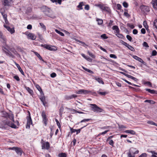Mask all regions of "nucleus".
<instances>
[{
  "mask_svg": "<svg viewBox=\"0 0 157 157\" xmlns=\"http://www.w3.org/2000/svg\"><path fill=\"white\" fill-rule=\"evenodd\" d=\"M40 10L45 15L52 18H54L56 17L54 15L51 10L46 6H43L40 8Z\"/></svg>",
  "mask_w": 157,
  "mask_h": 157,
  "instance_id": "f257e3e1",
  "label": "nucleus"
},
{
  "mask_svg": "<svg viewBox=\"0 0 157 157\" xmlns=\"http://www.w3.org/2000/svg\"><path fill=\"white\" fill-rule=\"evenodd\" d=\"M90 105L93 106L91 108L92 110L94 112L101 113L103 110L102 109L98 106L96 104H91Z\"/></svg>",
  "mask_w": 157,
  "mask_h": 157,
  "instance_id": "f03ea898",
  "label": "nucleus"
},
{
  "mask_svg": "<svg viewBox=\"0 0 157 157\" xmlns=\"http://www.w3.org/2000/svg\"><path fill=\"white\" fill-rule=\"evenodd\" d=\"M8 149L9 150H14L16 153L18 155L20 156L21 155L23 152V151L21 148L17 147H9Z\"/></svg>",
  "mask_w": 157,
  "mask_h": 157,
  "instance_id": "7ed1b4c3",
  "label": "nucleus"
},
{
  "mask_svg": "<svg viewBox=\"0 0 157 157\" xmlns=\"http://www.w3.org/2000/svg\"><path fill=\"white\" fill-rule=\"evenodd\" d=\"M28 116L27 117V123L26 125V128H29L30 127V125L32 124V120L30 116V112L28 111Z\"/></svg>",
  "mask_w": 157,
  "mask_h": 157,
  "instance_id": "20e7f679",
  "label": "nucleus"
},
{
  "mask_svg": "<svg viewBox=\"0 0 157 157\" xmlns=\"http://www.w3.org/2000/svg\"><path fill=\"white\" fill-rule=\"evenodd\" d=\"M98 6L102 10L105 11L108 13H110L111 12L110 8L105 5H100Z\"/></svg>",
  "mask_w": 157,
  "mask_h": 157,
  "instance_id": "39448f33",
  "label": "nucleus"
},
{
  "mask_svg": "<svg viewBox=\"0 0 157 157\" xmlns=\"http://www.w3.org/2000/svg\"><path fill=\"white\" fill-rule=\"evenodd\" d=\"M6 122L8 128L9 127H10L12 128H16L17 127L16 125L14 124L13 122H11L9 121L8 119L5 120Z\"/></svg>",
  "mask_w": 157,
  "mask_h": 157,
  "instance_id": "423d86ee",
  "label": "nucleus"
},
{
  "mask_svg": "<svg viewBox=\"0 0 157 157\" xmlns=\"http://www.w3.org/2000/svg\"><path fill=\"white\" fill-rule=\"evenodd\" d=\"M0 128L3 129H6L8 128L7 125L6 120H4L2 121L0 123Z\"/></svg>",
  "mask_w": 157,
  "mask_h": 157,
  "instance_id": "0eeeda50",
  "label": "nucleus"
},
{
  "mask_svg": "<svg viewBox=\"0 0 157 157\" xmlns=\"http://www.w3.org/2000/svg\"><path fill=\"white\" fill-rule=\"evenodd\" d=\"M5 115L4 116V117H5L6 118H9L11 121H13V122H14V116L13 114H10L6 112H5Z\"/></svg>",
  "mask_w": 157,
  "mask_h": 157,
  "instance_id": "6e6552de",
  "label": "nucleus"
},
{
  "mask_svg": "<svg viewBox=\"0 0 157 157\" xmlns=\"http://www.w3.org/2000/svg\"><path fill=\"white\" fill-rule=\"evenodd\" d=\"M11 1V0H1V2L4 6H9Z\"/></svg>",
  "mask_w": 157,
  "mask_h": 157,
  "instance_id": "1a4fd4ad",
  "label": "nucleus"
},
{
  "mask_svg": "<svg viewBox=\"0 0 157 157\" xmlns=\"http://www.w3.org/2000/svg\"><path fill=\"white\" fill-rule=\"evenodd\" d=\"M139 151L136 150V149L133 148L131 147L130 148L129 152L131 153L132 155H135V154H137L139 153Z\"/></svg>",
  "mask_w": 157,
  "mask_h": 157,
  "instance_id": "9d476101",
  "label": "nucleus"
},
{
  "mask_svg": "<svg viewBox=\"0 0 157 157\" xmlns=\"http://www.w3.org/2000/svg\"><path fill=\"white\" fill-rule=\"evenodd\" d=\"M49 143L48 142H47L45 143H43L42 146V149L46 148L48 150L49 149Z\"/></svg>",
  "mask_w": 157,
  "mask_h": 157,
  "instance_id": "9b49d317",
  "label": "nucleus"
},
{
  "mask_svg": "<svg viewBox=\"0 0 157 157\" xmlns=\"http://www.w3.org/2000/svg\"><path fill=\"white\" fill-rule=\"evenodd\" d=\"M4 26L7 30L11 34L15 32V30L14 28H11L9 26L6 25H4Z\"/></svg>",
  "mask_w": 157,
  "mask_h": 157,
  "instance_id": "f8f14e48",
  "label": "nucleus"
},
{
  "mask_svg": "<svg viewBox=\"0 0 157 157\" xmlns=\"http://www.w3.org/2000/svg\"><path fill=\"white\" fill-rule=\"evenodd\" d=\"M132 57L134 59L141 63L143 64H145V63L144 62L141 58L135 55H133Z\"/></svg>",
  "mask_w": 157,
  "mask_h": 157,
  "instance_id": "ddd939ff",
  "label": "nucleus"
},
{
  "mask_svg": "<svg viewBox=\"0 0 157 157\" xmlns=\"http://www.w3.org/2000/svg\"><path fill=\"white\" fill-rule=\"evenodd\" d=\"M90 91H88V90H79L77 93L78 94H86L88 93L89 92H90Z\"/></svg>",
  "mask_w": 157,
  "mask_h": 157,
  "instance_id": "4468645a",
  "label": "nucleus"
},
{
  "mask_svg": "<svg viewBox=\"0 0 157 157\" xmlns=\"http://www.w3.org/2000/svg\"><path fill=\"white\" fill-rule=\"evenodd\" d=\"M151 3L153 8L157 10V0H152Z\"/></svg>",
  "mask_w": 157,
  "mask_h": 157,
  "instance_id": "2eb2a0df",
  "label": "nucleus"
},
{
  "mask_svg": "<svg viewBox=\"0 0 157 157\" xmlns=\"http://www.w3.org/2000/svg\"><path fill=\"white\" fill-rule=\"evenodd\" d=\"M28 36L29 38L32 40H35L36 38V36L33 33H30L28 35Z\"/></svg>",
  "mask_w": 157,
  "mask_h": 157,
  "instance_id": "dca6fc26",
  "label": "nucleus"
},
{
  "mask_svg": "<svg viewBox=\"0 0 157 157\" xmlns=\"http://www.w3.org/2000/svg\"><path fill=\"white\" fill-rule=\"evenodd\" d=\"M15 64H16L17 67L18 68V70L23 75H24V72L21 69V67H20V65L18 64H17L16 63H15Z\"/></svg>",
  "mask_w": 157,
  "mask_h": 157,
  "instance_id": "f3484780",
  "label": "nucleus"
},
{
  "mask_svg": "<svg viewBox=\"0 0 157 157\" xmlns=\"http://www.w3.org/2000/svg\"><path fill=\"white\" fill-rule=\"evenodd\" d=\"M95 79L99 83L102 84H104V82L103 81L102 79L101 78L95 77Z\"/></svg>",
  "mask_w": 157,
  "mask_h": 157,
  "instance_id": "a211bd4d",
  "label": "nucleus"
},
{
  "mask_svg": "<svg viewBox=\"0 0 157 157\" xmlns=\"http://www.w3.org/2000/svg\"><path fill=\"white\" fill-rule=\"evenodd\" d=\"M112 29L113 30L115 31V33H119V30L118 27L116 25L113 26L112 27Z\"/></svg>",
  "mask_w": 157,
  "mask_h": 157,
  "instance_id": "6ab92c4d",
  "label": "nucleus"
},
{
  "mask_svg": "<svg viewBox=\"0 0 157 157\" xmlns=\"http://www.w3.org/2000/svg\"><path fill=\"white\" fill-rule=\"evenodd\" d=\"M142 9L144 11L148 12L149 11V8L148 6H143L141 7Z\"/></svg>",
  "mask_w": 157,
  "mask_h": 157,
  "instance_id": "aec40b11",
  "label": "nucleus"
},
{
  "mask_svg": "<svg viewBox=\"0 0 157 157\" xmlns=\"http://www.w3.org/2000/svg\"><path fill=\"white\" fill-rule=\"evenodd\" d=\"M34 53L35 55L37 56L39 58L40 60L43 61L44 62H46L42 58L40 55L36 52H34Z\"/></svg>",
  "mask_w": 157,
  "mask_h": 157,
  "instance_id": "412c9836",
  "label": "nucleus"
},
{
  "mask_svg": "<svg viewBox=\"0 0 157 157\" xmlns=\"http://www.w3.org/2000/svg\"><path fill=\"white\" fill-rule=\"evenodd\" d=\"M125 132L132 135H135L136 134V132L133 130H127L125 131Z\"/></svg>",
  "mask_w": 157,
  "mask_h": 157,
  "instance_id": "4be33fe9",
  "label": "nucleus"
},
{
  "mask_svg": "<svg viewBox=\"0 0 157 157\" xmlns=\"http://www.w3.org/2000/svg\"><path fill=\"white\" fill-rule=\"evenodd\" d=\"M52 3L57 2L59 5L61 4L62 0H50Z\"/></svg>",
  "mask_w": 157,
  "mask_h": 157,
  "instance_id": "5701e85b",
  "label": "nucleus"
},
{
  "mask_svg": "<svg viewBox=\"0 0 157 157\" xmlns=\"http://www.w3.org/2000/svg\"><path fill=\"white\" fill-rule=\"evenodd\" d=\"M146 90L151 94H155L156 93L155 91L154 90H151L149 89H146Z\"/></svg>",
  "mask_w": 157,
  "mask_h": 157,
  "instance_id": "b1692460",
  "label": "nucleus"
},
{
  "mask_svg": "<svg viewBox=\"0 0 157 157\" xmlns=\"http://www.w3.org/2000/svg\"><path fill=\"white\" fill-rule=\"evenodd\" d=\"M44 48L46 49H48L50 50H54L53 48L52 47L49 45H45Z\"/></svg>",
  "mask_w": 157,
  "mask_h": 157,
  "instance_id": "393cba45",
  "label": "nucleus"
},
{
  "mask_svg": "<svg viewBox=\"0 0 157 157\" xmlns=\"http://www.w3.org/2000/svg\"><path fill=\"white\" fill-rule=\"evenodd\" d=\"M25 88L27 90L28 92L31 94H32L33 93V90L31 89L29 87L25 86Z\"/></svg>",
  "mask_w": 157,
  "mask_h": 157,
  "instance_id": "a878e982",
  "label": "nucleus"
},
{
  "mask_svg": "<svg viewBox=\"0 0 157 157\" xmlns=\"http://www.w3.org/2000/svg\"><path fill=\"white\" fill-rule=\"evenodd\" d=\"M42 118L43 121L44 122L45 125H46L48 123V119L47 118V117H43Z\"/></svg>",
  "mask_w": 157,
  "mask_h": 157,
  "instance_id": "bb28decb",
  "label": "nucleus"
},
{
  "mask_svg": "<svg viewBox=\"0 0 157 157\" xmlns=\"http://www.w3.org/2000/svg\"><path fill=\"white\" fill-rule=\"evenodd\" d=\"M55 32L57 33H58V34H59L60 36H64V34H63V33L62 32L59 31L57 29H56L55 30Z\"/></svg>",
  "mask_w": 157,
  "mask_h": 157,
  "instance_id": "cd10ccee",
  "label": "nucleus"
},
{
  "mask_svg": "<svg viewBox=\"0 0 157 157\" xmlns=\"http://www.w3.org/2000/svg\"><path fill=\"white\" fill-rule=\"evenodd\" d=\"M127 77H128V78H131L135 81H137L138 80V79L137 78H136L134 77L128 75H127Z\"/></svg>",
  "mask_w": 157,
  "mask_h": 157,
  "instance_id": "c85d7f7f",
  "label": "nucleus"
},
{
  "mask_svg": "<svg viewBox=\"0 0 157 157\" xmlns=\"http://www.w3.org/2000/svg\"><path fill=\"white\" fill-rule=\"evenodd\" d=\"M96 21L98 25H101L103 23V20L101 19L97 18Z\"/></svg>",
  "mask_w": 157,
  "mask_h": 157,
  "instance_id": "c756f323",
  "label": "nucleus"
},
{
  "mask_svg": "<svg viewBox=\"0 0 157 157\" xmlns=\"http://www.w3.org/2000/svg\"><path fill=\"white\" fill-rule=\"evenodd\" d=\"M82 68L84 70H85V71H86L90 73H91V74H93L94 73L93 72V71H92L91 70H90L86 68H85V67H83L82 66Z\"/></svg>",
  "mask_w": 157,
  "mask_h": 157,
  "instance_id": "7c9ffc66",
  "label": "nucleus"
},
{
  "mask_svg": "<svg viewBox=\"0 0 157 157\" xmlns=\"http://www.w3.org/2000/svg\"><path fill=\"white\" fill-rule=\"evenodd\" d=\"M58 156L59 157H66L67 155L65 153H61L59 154Z\"/></svg>",
  "mask_w": 157,
  "mask_h": 157,
  "instance_id": "2f4dec72",
  "label": "nucleus"
},
{
  "mask_svg": "<svg viewBox=\"0 0 157 157\" xmlns=\"http://www.w3.org/2000/svg\"><path fill=\"white\" fill-rule=\"evenodd\" d=\"M40 99L42 102H44L45 101V98L44 96H40Z\"/></svg>",
  "mask_w": 157,
  "mask_h": 157,
  "instance_id": "473e14b6",
  "label": "nucleus"
},
{
  "mask_svg": "<svg viewBox=\"0 0 157 157\" xmlns=\"http://www.w3.org/2000/svg\"><path fill=\"white\" fill-rule=\"evenodd\" d=\"M64 108L63 106L61 107L59 109V115L61 116L62 115L63 112V111Z\"/></svg>",
  "mask_w": 157,
  "mask_h": 157,
  "instance_id": "72a5a7b5",
  "label": "nucleus"
},
{
  "mask_svg": "<svg viewBox=\"0 0 157 157\" xmlns=\"http://www.w3.org/2000/svg\"><path fill=\"white\" fill-rule=\"evenodd\" d=\"M116 35L119 38L122 39L123 38V36L122 34L119 33H117Z\"/></svg>",
  "mask_w": 157,
  "mask_h": 157,
  "instance_id": "f704fd0d",
  "label": "nucleus"
},
{
  "mask_svg": "<svg viewBox=\"0 0 157 157\" xmlns=\"http://www.w3.org/2000/svg\"><path fill=\"white\" fill-rule=\"evenodd\" d=\"M129 50H130L131 51H135V49L134 48L131 46V45H129V44L128 45V46L127 47Z\"/></svg>",
  "mask_w": 157,
  "mask_h": 157,
  "instance_id": "c9c22d12",
  "label": "nucleus"
},
{
  "mask_svg": "<svg viewBox=\"0 0 157 157\" xmlns=\"http://www.w3.org/2000/svg\"><path fill=\"white\" fill-rule=\"evenodd\" d=\"M82 4V2H80L79 5L77 6V7L79 8L80 10H82L83 9V8H82V6H83Z\"/></svg>",
  "mask_w": 157,
  "mask_h": 157,
  "instance_id": "e433bc0d",
  "label": "nucleus"
},
{
  "mask_svg": "<svg viewBox=\"0 0 157 157\" xmlns=\"http://www.w3.org/2000/svg\"><path fill=\"white\" fill-rule=\"evenodd\" d=\"M147 123L148 124H150L151 125L157 126V124L155 123V122H153L152 121H148L147 122Z\"/></svg>",
  "mask_w": 157,
  "mask_h": 157,
  "instance_id": "4c0bfd02",
  "label": "nucleus"
},
{
  "mask_svg": "<svg viewBox=\"0 0 157 157\" xmlns=\"http://www.w3.org/2000/svg\"><path fill=\"white\" fill-rule=\"evenodd\" d=\"M41 116L42 118L47 117L46 113L44 111H42L41 113Z\"/></svg>",
  "mask_w": 157,
  "mask_h": 157,
  "instance_id": "58836bf2",
  "label": "nucleus"
},
{
  "mask_svg": "<svg viewBox=\"0 0 157 157\" xmlns=\"http://www.w3.org/2000/svg\"><path fill=\"white\" fill-rule=\"evenodd\" d=\"M143 25L144 27L146 28V29L148 28V26L147 25V22L146 21H144L143 22Z\"/></svg>",
  "mask_w": 157,
  "mask_h": 157,
  "instance_id": "ea45409f",
  "label": "nucleus"
},
{
  "mask_svg": "<svg viewBox=\"0 0 157 157\" xmlns=\"http://www.w3.org/2000/svg\"><path fill=\"white\" fill-rule=\"evenodd\" d=\"M101 37L103 39H107L108 38V37L106 36V34H103L101 36Z\"/></svg>",
  "mask_w": 157,
  "mask_h": 157,
  "instance_id": "a19ab883",
  "label": "nucleus"
},
{
  "mask_svg": "<svg viewBox=\"0 0 157 157\" xmlns=\"http://www.w3.org/2000/svg\"><path fill=\"white\" fill-rule=\"evenodd\" d=\"M121 42L122 43V44L125 45L126 47H127V46L129 45V44H128L127 43H126V42L124 41H123L122 40H121Z\"/></svg>",
  "mask_w": 157,
  "mask_h": 157,
  "instance_id": "79ce46f5",
  "label": "nucleus"
},
{
  "mask_svg": "<svg viewBox=\"0 0 157 157\" xmlns=\"http://www.w3.org/2000/svg\"><path fill=\"white\" fill-rule=\"evenodd\" d=\"M127 157H135V155L128 152L127 154Z\"/></svg>",
  "mask_w": 157,
  "mask_h": 157,
  "instance_id": "37998d69",
  "label": "nucleus"
},
{
  "mask_svg": "<svg viewBox=\"0 0 157 157\" xmlns=\"http://www.w3.org/2000/svg\"><path fill=\"white\" fill-rule=\"evenodd\" d=\"M40 25L41 27L43 28L44 30H46V27L45 25H44V24L42 23H40Z\"/></svg>",
  "mask_w": 157,
  "mask_h": 157,
  "instance_id": "c03bdc74",
  "label": "nucleus"
},
{
  "mask_svg": "<svg viewBox=\"0 0 157 157\" xmlns=\"http://www.w3.org/2000/svg\"><path fill=\"white\" fill-rule=\"evenodd\" d=\"M99 94L102 95H105L106 94H107V93L105 92H98Z\"/></svg>",
  "mask_w": 157,
  "mask_h": 157,
  "instance_id": "a18cd8bd",
  "label": "nucleus"
},
{
  "mask_svg": "<svg viewBox=\"0 0 157 157\" xmlns=\"http://www.w3.org/2000/svg\"><path fill=\"white\" fill-rule=\"evenodd\" d=\"M55 121H56V123L57 125L58 126V128H60V127H61L60 124V123H59V121H58V120L57 119H56Z\"/></svg>",
  "mask_w": 157,
  "mask_h": 157,
  "instance_id": "49530a36",
  "label": "nucleus"
},
{
  "mask_svg": "<svg viewBox=\"0 0 157 157\" xmlns=\"http://www.w3.org/2000/svg\"><path fill=\"white\" fill-rule=\"evenodd\" d=\"M88 53L89 55L91 57H92V58H95V56L91 52L88 51Z\"/></svg>",
  "mask_w": 157,
  "mask_h": 157,
  "instance_id": "de8ad7c7",
  "label": "nucleus"
},
{
  "mask_svg": "<svg viewBox=\"0 0 157 157\" xmlns=\"http://www.w3.org/2000/svg\"><path fill=\"white\" fill-rule=\"evenodd\" d=\"M86 125H85V126H84L83 127H82L80 129H77V130L76 129V134H78V133H79L80 132L81 130L84 127H86Z\"/></svg>",
  "mask_w": 157,
  "mask_h": 157,
  "instance_id": "09e8293b",
  "label": "nucleus"
},
{
  "mask_svg": "<svg viewBox=\"0 0 157 157\" xmlns=\"http://www.w3.org/2000/svg\"><path fill=\"white\" fill-rule=\"evenodd\" d=\"M157 54V52L155 50H153L152 52L151 55L152 56H155Z\"/></svg>",
  "mask_w": 157,
  "mask_h": 157,
  "instance_id": "8fccbe9b",
  "label": "nucleus"
},
{
  "mask_svg": "<svg viewBox=\"0 0 157 157\" xmlns=\"http://www.w3.org/2000/svg\"><path fill=\"white\" fill-rule=\"evenodd\" d=\"M126 38L128 39V40L130 41H131L132 40V37L129 35H127L126 36Z\"/></svg>",
  "mask_w": 157,
  "mask_h": 157,
  "instance_id": "3c124183",
  "label": "nucleus"
},
{
  "mask_svg": "<svg viewBox=\"0 0 157 157\" xmlns=\"http://www.w3.org/2000/svg\"><path fill=\"white\" fill-rule=\"evenodd\" d=\"M109 56L111 58H113L114 59H116L117 58V56L114 54H111Z\"/></svg>",
  "mask_w": 157,
  "mask_h": 157,
  "instance_id": "603ef678",
  "label": "nucleus"
},
{
  "mask_svg": "<svg viewBox=\"0 0 157 157\" xmlns=\"http://www.w3.org/2000/svg\"><path fill=\"white\" fill-rule=\"evenodd\" d=\"M143 45L144 46L148 48L149 47L147 43L146 42H144L143 43Z\"/></svg>",
  "mask_w": 157,
  "mask_h": 157,
  "instance_id": "864d4df0",
  "label": "nucleus"
},
{
  "mask_svg": "<svg viewBox=\"0 0 157 157\" xmlns=\"http://www.w3.org/2000/svg\"><path fill=\"white\" fill-rule=\"evenodd\" d=\"M13 78L18 81H19L20 80V79L19 77L17 75L14 76L13 77Z\"/></svg>",
  "mask_w": 157,
  "mask_h": 157,
  "instance_id": "5fc2aeb1",
  "label": "nucleus"
},
{
  "mask_svg": "<svg viewBox=\"0 0 157 157\" xmlns=\"http://www.w3.org/2000/svg\"><path fill=\"white\" fill-rule=\"evenodd\" d=\"M123 6L125 8H127L128 7V5L126 2H124L123 3Z\"/></svg>",
  "mask_w": 157,
  "mask_h": 157,
  "instance_id": "6e6d98bb",
  "label": "nucleus"
},
{
  "mask_svg": "<svg viewBox=\"0 0 157 157\" xmlns=\"http://www.w3.org/2000/svg\"><path fill=\"white\" fill-rule=\"evenodd\" d=\"M90 120H91V119H83L82 120L80 121V122L82 123V122H86V121H90Z\"/></svg>",
  "mask_w": 157,
  "mask_h": 157,
  "instance_id": "4d7b16f0",
  "label": "nucleus"
},
{
  "mask_svg": "<svg viewBox=\"0 0 157 157\" xmlns=\"http://www.w3.org/2000/svg\"><path fill=\"white\" fill-rule=\"evenodd\" d=\"M109 144L110 145L112 146H113V144H114L113 141L112 140H110L109 141Z\"/></svg>",
  "mask_w": 157,
  "mask_h": 157,
  "instance_id": "13d9d810",
  "label": "nucleus"
},
{
  "mask_svg": "<svg viewBox=\"0 0 157 157\" xmlns=\"http://www.w3.org/2000/svg\"><path fill=\"white\" fill-rule=\"evenodd\" d=\"M36 87L39 91H40L42 89L41 87L38 85H36Z\"/></svg>",
  "mask_w": 157,
  "mask_h": 157,
  "instance_id": "bf43d9fd",
  "label": "nucleus"
},
{
  "mask_svg": "<svg viewBox=\"0 0 157 157\" xmlns=\"http://www.w3.org/2000/svg\"><path fill=\"white\" fill-rule=\"evenodd\" d=\"M51 77L52 78H54L56 76V74L55 73H52L50 75Z\"/></svg>",
  "mask_w": 157,
  "mask_h": 157,
  "instance_id": "052dcab7",
  "label": "nucleus"
},
{
  "mask_svg": "<svg viewBox=\"0 0 157 157\" xmlns=\"http://www.w3.org/2000/svg\"><path fill=\"white\" fill-rule=\"evenodd\" d=\"M84 9L86 10H89L90 9L89 6L88 5H85Z\"/></svg>",
  "mask_w": 157,
  "mask_h": 157,
  "instance_id": "680f3d73",
  "label": "nucleus"
},
{
  "mask_svg": "<svg viewBox=\"0 0 157 157\" xmlns=\"http://www.w3.org/2000/svg\"><path fill=\"white\" fill-rule=\"evenodd\" d=\"M124 16L127 17H128L130 16L129 14L127 12H124Z\"/></svg>",
  "mask_w": 157,
  "mask_h": 157,
  "instance_id": "e2e57ef3",
  "label": "nucleus"
},
{
  "mask_svg": "<svg viewBox=\"0 0 157 157\" xmlns=\"http://www.w3.org/2000/svg\"><path fill=\"white\" fill-rule=\"evenodd\" d=\"M141 32L143 34H144L146 33V31L144 29L142 28L141 30Z\"/></svg>",
  "mask_w": 157,
  "mask_h": 157,
  "instance_id": "0e129e2a",
  "label": "nucleus"
},
{
  "mask_svg": "<svg viewBox=\"0 0 157 157\" xmlns=\"http://www.w3.org/2000/svg\"><path fill=\"white\" fill-rule=\"evenodd\" d=\"M3 17L4 19V20H5V21H7V15H6V14H4V15H3Z\"/></svg>",
  "mask_w": 157,
  "mask_h": 157,
  "instance_id": "69168bd1",
  "label": "nucleus"
},
{
  "mask_svg": "<svg viewBox=\"0 0 157 157\" xmlns=\"http://www.w3.org/2000/svg\"><path fill=\"white\" fill-rule=\"evenodd\" d=\"M99 48L101 50H102L103 51L105 52H107V51L106 50V49L103 48L101 46H99Z\"/></svg>",
  "mask_w": 157,
  "mask_h": 157,
  "instance_id": "338daca9",
  "label": "nucleus"
},
{
  "mask_svg": "<svg viewBox=\"0 0 157 157\" xmlns=\"http://www.w3.org/2000/svg\"><path fill=\"white\" fill-rule=\"evenodd\" d=\"M133 33L134 34H136L138 33V31L136 29H134L132 31Z\"/></svg>",
  "mask_w": 157,
  "mask_h": 157,
  "instance_id": "774afa93",
  "label": "nucleus"
}]
</instances>
